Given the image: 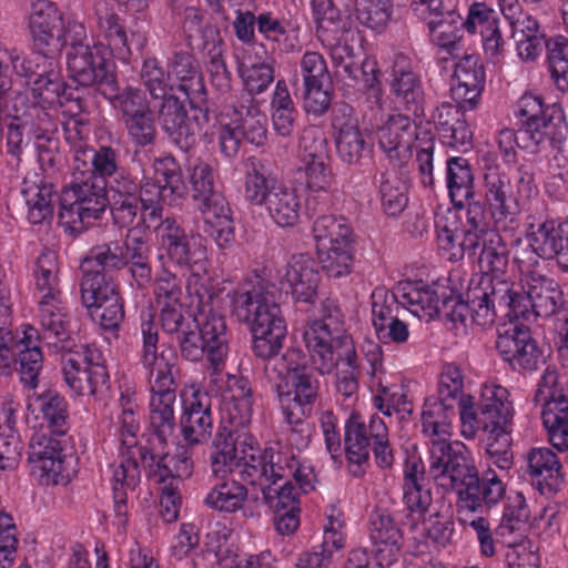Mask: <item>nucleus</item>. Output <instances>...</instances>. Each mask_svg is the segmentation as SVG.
<instances>
[{
  "instance_id": "obj_1",
  "label": "nucleus",
  "mask_w": 568,
  "mask_h": 568,
  "mask_svg": "<svg viewBox=\"0 0 568 568\" xmlns=\"http://www.w3.org/2000/svg\"><path fill=\"white\" fill-rule=\"evenodd\" d=\"M181 174L171 158L155 160L143 170L140 202L141 220L148 229H158L161 250L178 266L190 271L186 290L196 298L200 333L206 343L207 359L219 375L229 353L225 318L213 310L209 291L210 262L207 250L199 236H189L173 219L162 220L164 204H171L180 194Z\"/></svg>"
},
{
  "instance_id": "obj_2",
  "label": "nucleus",
  "mask_w": 568,
  "mask_h": 568,
  "mask_svg": "<svg viewBox=\"0 0 568 568\" xmlns=\"http://www.w3.org/2000/svg\"><path fill=\"white\" fill-rule=\"evenodd\" d=\"M253 398L247 379L229 376L222 393V418L230 427L221 426L211 453V468L215 476H225L239 468L247 483H258L265 478V465L272 463L277 445L261 449L257 439L239 427H245L252 419Z\"/></svg>"
},
{
  "instance_id": "obj_3",
  "label": "nucleus",
  "mask_w": 568,
  "mask_h": 568,
  "mask_svg": "<svg viewBox=\"0 0 568 568\" xmlns=\"http://www.w3.org/2000/svg\"><path fill=\"white\" fill-rule=\"evenodd\" d=\"M232 315L247 324L257 357L271 358L283 347L286 323L280 306L267 291V284L256 272L226 294Z\"/></svg>"
},
{
  "instance_id": "obj_4",
  "label": "nucleus",
  "mask_w": 568,
  "mask_h": 568,
  "mask_svg": "<svg viewBox=\"0 0 568 568\" xmlns=\"http://www.w3.org/2000/svg\"><path fill=\"white\" fill-rule=\"evenodd\" d=\"M322 320L310 321L303 333L313 366L321 374L331 373L337 358L356 366V351L352 337L345 333L344 315L335 300L322 302Z\"/></svg>"
},
{
  "instance_id": "obj_5",
  "label": "nucleus",
  "mask_w": 568,
  "mask_h": 568,
  "mask_svg": "<svg viewBox=\"0 0 568 568\" xmlns=\"http://www.w3.org/2000/svg\"><path fill=\"white\" fill-rule=\"evenodd\" d=\"M291 479L295 480L303 493L314 490L317 481L314 467L310 462L298 460L294 453L277 445L272 463L265 465V478L250 484L261 488L263 499L274 513H281L301 508L298 490Z\"/></svg>"
},
{
  "instance_id": "obj_6",
  "label": "nucleus",
  "mask_w": 568,
  "mask_h": 568,
  "mask_svg": "<svg viewBox=\"0 0 568 568\" xmlns=\"http://www.w3.org/2000/svg\"><path fill=\"white\" fill-rule=\"evenodd\" d=\"M429 443V474L445 490L475 480L476 464L470 450L460 442L450 443L452 423L422 422Z\"/></svg>"
},
{
  "instance_id": "obj_7",
  "label": "nucleus",
  "mask_w": 568,
  "mask_h": 568,
  "mask_svg": "<svg viewBox=\"0 0 568 568\" xmlns=\"http://www.w3.org/2000/svg\"><path fill=\"white\" fill-rule=\"evenodd\" d=\"M28 78L37 74L32 83V92L44 103L60 102L65 83L59 62L42 52H32L29 57L16 49L0 47V92L11 87V74Z\"/></svg>"
},
{
  "instance_id": "obj_8",
  "label": "nucleus",
  "mask_w": 568,
  "mask_h": 568,
  "mask_svg": "<svg viewBox=\"0 0 568 568\" xmlns=\"http://www.w3.org/2000/svg\"><path fill=\"white\" fill-rule=\"evenodd\" d=\"M312 233L324 272L336 278L348 275L354 262L349 221L341 215H321L314 221Z\"/></svg>"
},
{
  "instance_id": "obj_9",
  "label": "nucleus",
  "mask_w": 568,
  "mask_h": 568,
  "mask_svg": "<svg viewBox=\"0 0 568 568\" xmlns=\"http://www.w3.org/2000/svg\"><path fill=\"white\" fill-rule=\"evenodd\" d=\"M108 206L104 185L95 182H72L60 196V224L70 233L83 232Z\"/></svg>"
},
{
  "instance_id": "obj_10",
  "label": "nucleus",
  "mask_w": 568,
  "mask_h": 568,
  "mask_svg": "<svg viewBox=\"0 0 568 568\" xmlns=\"http://www.w3.org/2000/svg\"><path fill=\"white\" fill-rule=\"evenodd\" d=\"M535 191L532 179L524 173L516 184L497 169H488L484 175V197L497 229L506 230L519 211L520 202Z\"/></svg>"
},
{
  "instance_id": "obj_11",
  "label": "nucleus",
  "mask_w": 568,
  "mask_h": 568,
  "mask_svg": "<svg viewBox=\"0 0 568 568\" xmlns=\"http://www.w3.org/2000/svg\"><path fill=\"white\" fill-rule=\"evenodd\" d=\"M67 69L74 82L83 87L97 84L108 100L118 91L114 64L102 43L73 45L67 54Z\"/></svg>"
},
{
  "instance_id": "obj_12",
  "label": "nucleus",
  "mask_w": 568,
  "mask_h": 568,
  "mask_svg": "<svg viewBox=\"0 0 568 568\" xmlns=\"http://www.w3.org/2000/svg\"><path fill=\"white\" fill-rule=\"evenodd\" d=\"M537 397L542 399V425L548 440L558 452L568 450V382L554 368L541 376Z\"/></svg>"
},
{
  "instance_id": "obj_13",
  "label": "nucleus",
  "mask_w": 568,
  "mask_h": 568,
  "mask_svg": "<svg viewBox=\"0 0 568 568\" xmlns=\"http://www.w3.org/2000/svg\"><path fill=\"white\" fill-rule=\"evenodd\" d=\"M518 287L511 283L510 297L519 302L518 307H514V317L524 315L529 307L536 315L548 317L562 304L559 284L537 270L521 271Z\"/></svg>"
},
{
  "instance_id": "obj_14",
  "label": "nucleus",
  "mask_w": 568,
  "mask_h": 568,
  "mask_svg": "<svg viewBox=\"0 0 568 568\" xmlns=\"http://www.w3.org/2000/svg\"><path fill=\"white\" fill-rule=\"evenodd\" d=\"M62 373L67 385L78 395H95L109 378L103 355L93 346L64 355Z\"/></svg>"
},
{
  "instance_id": "obj_15",
  "label": "nucleus",
  "mask_w": 568,
  "mask_h": 568,
  "mask_svg": "<svg viewBox=\"0 0 568 568\" xmlns=\"http://www.w3.org/2000/svg\"><path fill=\"white\" fill-rule=\"evenodd\" d=\"M300 169L311 193L331 191L335 179L329 165L327 142L316 129H307L300 140Z\"/></svg>"
},
{
  "instance_id": "obj_16",
  "label": "nucleus",
  "mask_w": 568,
  "mask_h": 568,
  "mask_svg": "<svg viewBox=\"0 0 568 568\" xmlns=\"http://www.w3.org/2000/svg\"><path fill=\"white\" fill-rule=\"evenodd\" d=\"M510 282H493L489 277L471 281L467 293L466 307L470 312L474 323L486 327L496 320V302L499 307L507 308V316H514V307H518V300L510 297Z\"/></svg>"
},
{
  "instance_id": "obj_17",
  "label": "nucleus",
  "mask_w": 568,
  "mask_h": 568,
  "mask_svg": "<svg viewBox=\"0 0 568 568\" xmlns=\"http://www.w3.org/2000/svg\"><path fill=\"white\" fill-rule=\"evenodd\" d=\"M554 105H547L541 95L526 92L516 104L515 116L519 122L520 139L527 141L524 148H537L552 139Z\"/></svg>"
},
{
  "instance_id": "obj_18",
  "label": "nucleus",
  "mask_w": 568,
  "mask_h": 568,
  "mask_svg": "<svg viewBox=\"0 0 568 568\" xmlns=\"http://www.w3.org/2000/svg\"><path fill=\"white\" fill-rule=\"evenodd\" d=\"M122 114L129 135L140 146L154 141L156 129L149 103L139 89L126 88L109 100Z\"/></svg>"
},
{
  "instance_id": "obj_19",
  "label": "nucleus",
  "mask_w": 568,
  "mask_h": 568,
  "mask_svg": "<svg viewBox=\"0 0 568 568\" xmlns=\"http://www.w3.org/2000/svg\"><path fill=\"white\" fill-rule=\"evenodd\" d=\"M28 462L32 475L42 484H59L64 480L65 456L61 442L45 432L32 434Z\"/></svg>"
},
{
  "instance_id": "obj_20",
  "label": "nucleus",
  "mask_w": 568,
  "mask_h": 568,
  "mask_svg": "<svg viewBox=\"0 0 568 568\" xmlns=\"http://www.w3.org/2000/svg\"><path fill=\"white\" fill-rule=\"evenodd\" d=\"M496 348L500 356L515 368L534 371L544 362V355L529 329L511 321L498 328Z\"/></svg>"
},
{
  "instance_id": "obj_21",
  "label": "nucleus",
  "mask_w": 568,
  "mask_h": 568,
  "mask_svg": "<svg viewBox=\"0 0 568 568\" xmlns=\"http://www.w3.org/2000/svg\"><path fill=\"white\" fill-rule=\"evenodd\" d=\"M27 422L32 427H47L53 435L63 436L69 430L68 403L55 390L27 395Z\"/></svg>"
},
{
  "instance_id": "obj_22",
  "label": "nucleus",
  "mask_w": 568,
  "mask_h": 568,
  "mask_svg": "<svg viewBox=\"0 0 568 568\" xmlns=\"http://www.w3.org/2000/svg\"><path fill=\"white\" fill-rule=\"evenodd\" d=\"M332 130L339 159L347 164H356L367 148L359 128L355 110L348 104L335 106L332 115Z\"/></svg>"
},
{
  "instance_id": "obj_23",
  "label": "nucleus",
  "mask_w": 568,
  "mask_h": 568,
  "mask_svg": "<svg viewBox=\"0 0 568 568\" xmlns=\"http://www.w3.org/2000/svg\"><path fill=\"white\" fill-rule=\"evenodd\" d=\"M162 99L159 119L163 130L181 148H190L201 133L203 123L207 121V114L199 110L192 116H187L184 104L178 98L165 95Z\"/></svg>"
},
{
  "instance_id": "obj_24",
  "label": "nucleus",
  "mask_w": 568,
  "mask_h": 568,
  "mask_svg": "<svg viewBox=\"0 0 568 568\" xmlns=\"http://www.w3.org/2000/svg\"><path fill=\"white\" fill-rule=\"evenodd\" d=\"M526 242L536 255L556 257L560 267L568 271V220H548L529 225Z\"/></svg>"
},
{
  "instance_id": "obj_25",
  "label": "nucleus",
  "mask_w": 568,
  "mask_h": 568,
  "mask_svg": "<svg viewBox=\"0 0 568 568\" xmlns=\"http://www.w3.org/2000/svg\"><path fill=\"white\" fill-rule=\"evenodd\" d=\"M485 87V71L479 57L464 55L455 65L450 93L463 111L476 109Z\"/></svg>"
},
{
  "instance_id": "obj_26",
  "label": "nucleus",
  "mask_w": 568,
  "mask_h": 568,
  "mask_svg": "<svg viewBox=\"0 0 568 568\" xmlns=\"http://www.w3.org/2000/svg\"><path fill=\"white\" fill-rule=\"evenodd\" d=\"M395 102L405 111L418 114L423 110L424 91L419 77L413 71L410 59L395 55L389 80Z\"/></svg>"
},
{
  "instance_id": "obj_27",
  "label": "nucleus",
  "mask_w": 568,
  "mask_h": 568,
  "mask_svg": "<svg viewBox=\"0 0 568 568\" xmlns=\"http://www.w3.org/2000/svg\"><path fill=\"white\" fill-rule=\"evenodd\" d=\"M277 397L285 419L297 422L305 416L306 406L317 396V381L307 372L286 377L276 386Z\"/></svg>"
},
{
  "instance_id": "obj_28",
  "label": "nucleus",
  "mask_w": 568,
  "mask_h": 568,
  "mask_svg": "<svg viewBox=\"0 0 568 568\" xmlns=\"http://www.w3.org/2000/svg\"><path fill=\"white\" fill-rule=\"evenodd\" d=\"M416 135L414 122L407 115L394 114L377 129V142L390 161L404 163L410 158Z\"/></svg>"
},
{
  "instance_id": "obj_29",
  "label": "nucleus",
  "mask_w": 568,
  "mask_h": 568,
  "mask_svg": "<svg viewBox=\"0 0 568 568\" xmlns=\"http://www.w3.org/2000/svg\"><path fill=\"white\" fill-rule=\"evenodd\" d=\"M476 479L466 481L462 487H454L449 490L457 493V518L464 526L471 527L477 536L480 546V552L490 557L495 554L494 538L488 520L479 516V499L474 495L476 493Z\"/></svg>"
},
{
  "instance_id": "obj_30",
  "label": "nucleus",
  "mask_w": 568,
  "mask_h": 568,
  "mask_svg": "<svg viewBox=\"0 0 568 568\" xmlns=\"http://www.w3.org/2000/svg\"><path fill=\"white\" fill-rule=\"evenodd\" d=\"M369 539L376 560L392 566L400 555L403 535L389 514L376 510L369 518Z\"/></svg>"
},
{
  "instance_id": "obj_31",
  "label": "nucleus",
  "mask_w": 568,
  "mask_h": 568,
  "mask_svg": "<svg viewBox=\"0 0 568 568\" xmlns=\"http://www.w3.org/2000/svg\"><path fill=\"white\" fill-rule=\"evenodd\" d=\"M479 410L484 432L511 427L514 407L505 387L493 382L483 384L479 394Z\"/></svg>"
},
{
  "instance_id": "obj_32",
  "label": "nucleus",
  "mask_w": 568,
  "mask_h": 568,
  "mask_svg": "<svg viewBox=\"0 0 568 568\" xmlns=\"http://www.w3.org/2000/svg\"><path fill=\"white\" fill-rule=\"evenodd\" d=\"M284 282L297 302L313 303L321 282L317 263L308 254L293 255L286 264Z\"/></svg>"
},
{
  "instance_id": "obj_33",
  "label": "nucleus",
  "mask_w": 568,
  "mask_h": 568,
  "mask_svg": "<svg viewBox=\"0 0 568 568\" xmlns=\"http://www.w3.org/2000/svg\"><path fill=\"white\" fill-rule=\"evenodd\" d=\"M463 26L469 33L480 34L485 53L490 59H498L503 54L505 40L494 9L483 2L473 3Z\"/></svg>"
},
{
  "instance_id": "obj_34",
  "label": "nucleus",
  "mask_w": 568,
  "mask_h": 568,
  "mask_svg": "<svg viewBox=\"0 0 568 568\" xmlns=\"http://www.w3.org/2000/svg\"><path fill=\"white\" fill-rule=\"evenodd\" d=\"M201 212L205 232L219 247L224 248L234 242V226L230 205L220 192L195 203Z\"/></svg>"
},
{
  "instance_id": "obj_35",
  "label": "nucleus",
  "mask_w": 568,
  "mask_h": 568,
  "mask_svg": "<svg viewBox=\"0 0 568 568\" xmlns=\"http://www.w3.org/2000/svg\"><path fill=\"white\" fill-rule=\"evenodd\" d=\"M40 339L49 347L64 349L70 337L69 321L61 297L39 298Z\"/></svg>"
},
{
  "instance_id": "obj_36",
  "label": "nucleus",
  "mask_w": 568,
  "mask_h": 568,
  "mask_svg": "<svg viewBox=\"0 0 568 568\" xmlns=\"http://www.w3.org/2000/svg\"><path fill=\"white\" fill-rule=\"evenodd\" d=\"M460 110L458 105L443 103L435 109L433 121L444 144L465 152L473 148V131Z\"/></svg>"
},
{
  "instance_id": "obj_37",
  "label": "nucleus",
  "mask_w": 568,
  "mask_h": 568,
  "mask_svg": "<svg viewBox=\"0 0 568 568\" xmlns=\"http://www.w3.org/2000/svg\"><path fill=\"white\" fill-rule=\"evenodd\" d=\"M478 237V251L470 260L478 263L481 273L479 280L489 277L493 282H507L500 277L508 265V256L500 235L494 230L480 227Z\"/></svg>"
},
{
  "instance_id": "obj_38",
  "label": "nucleus",
  "mask_w": 568,
  "mask_h": 568,
  "mask_svg": "<svg viewBox=\"0 0 568 568\" xmlns=\"http://www.w3.org/2000/svg\"><path fill=\"white\" fill-rule=\"evenodd\" d=\"M240 77L250 95L263 93L274 81L273 60L263 45L245 53L240 64Z\"/></svg>"
},
{
  "instance_id": "obj_39",
  "label": "nucleus",
  "mask_w": 568,
  "mask_h": 568,
  "mask_svg": "<svg viewBox=\"0 0 568 568\" xmlns=\"http://www.w3.org/2000/svg\"><path fill=\"white\" fill-rule=\"evenodd\" d=\"M53 184L44 181L38 174L24 178L21 194L27 205V217L32 224H40L53 214Z\"/></svg>"
},
{
  "instance_id": "obj_40",
  "label": "nucleus",
  "mask_w": 568,
  "mask_h": 568,
  "mask_svg": "<svg viewBox=\"0 0 568 568\" xmlns=\"http://www.w3.org/2000/svg\"><path fill=\"white\" fill-rule=\"evenodd\" d=\"M39 341L40 335L36 327L31 325L21 327V336L17 343L19 348L18 361L21 382L30 388V392L36 390L38 386V376L43 364V354L39 347Z\"/></svg>"
},
{
  "instance_id": "obj_41",
  "label": "nucleus",
  "mask_w": 568,
  "mask_h": 568,
  "mask_svg": "<svg viewBox=\"0 0 568 568\" xmlns=\"http://www.w3.org/2000/svg\"><path fill=\"white\" fill-rule=\"evenodd\" d=\"M527 473L542 494L556 490L562 483L559 459L546 447L532 448L528 453Z\"/></svg>"
},
{
  "instance_id": "obj_42",
  "label": "nucleus",
  "mask_w": 568,
  "mask_h": 568,
  "mask_svg": "<svg viewBox=\"0 0 568 568\" xmlns=\"http://www.w3.org/2000/svg\"><path fill=\"white\" fill-rule=\"evenodd\" d=\"M99 34L106 41V48L119 60L128 63L132 57L128 34L120 16L105 4L97 7Z\"/></svg>"
},
{
  "instance_id": "obj_43",
  "label": "nucleus",
  "mask_w": 568,
  "mask_h": 568,
  "mask_svg": "<svg viewBox=\"0 0 568 568\" xmlns=\"http://www.w3.org/2000/svg\"><path fill=\"white\" fill-rule=\"evenodd\" d=\"M479 229L477 225L469 230H457L448 225H437V245L443 256L448 261H459L465 253L474 258L479 247Z\"/></svg>"
},
{
  "instance_id": "obj_44",
  "label": "nucleus",
  "mask_w": 568,
  "mask_h": 568,
  "mask_svg": "<svg viewBox=\"0 0 568 568\" xmlns=\"http://www.w3.org/2000/svg\"><path fill=\"white\" fill-rule=\"evenodd\" d=\"M150 424L162 443L172 434L175 425V388L174 385L150 387Z\"/></svg>"
},
{
  "instance_id": "obj_45",
  "label": "nucleus",
  "mask_w": 568,
  "mask_h": 568,
  "mask_svg": "<svg viewBox=\"0 0 568 568\" xmlns=\"http://www.w3.org/2000/svg\"><path fill=\"white\" fill-rule=\"evenodd\" d=\"M267 216L278 227H294L301 217L302 199L294 187L281 184L265 204Z\"/></svg>"
},
{
  "instance_id": "obj_46",
  "label": "nucleus",
  "mask_w": 568,
  "mask_h": 568,
  "mask_svg": "<svg viewBox=\"0 0 568 568\" xmlns=\"http://www.w3.org/2000/svg\"><path fill=\"white\" fill-rule=\"evenodd\" d=\"M143 465L149 467V475L159 483L171 479L173 486L179 479L189 478L193 471V463L184 447L178 448L175 454H164L158 459L151 454L143 456Z\"/></svg>"
},
{
  "instance_id": "obj_47",
  "label": "nucleus",
  "mask_w": 568,
  "mask_h": 568,
  "mask_svg": "<svg viewBox=\"0 0 568 568\" xmlns=\"http://www.w3.org/2000/svg\"><path fill=\"white\" fill-rule=\"evenodd\" d=\"M61 12L50 0H31L28 17L29 29L38 47H49L54 40V30Z\"/></svg>"
},
{
  "instance_id": "obj_48",
  "label": "nucleus",
  "mask_w": 568,
  "mask_h": 568,
  "mask_svg": "<svg viewBox=\"0 0 568 568\" xmlns=\"http://www.w3.org/2000/svg\"><path fill=\"white\" fill-rule=\"evenodd\" d=\"M227 109L247 142L257 146L264 144L267 136L266 119L253 98H246L241 105H229Z\"/></svg>"
},
{
  "instance_id": "obj_49",
  "label": "nucleus",
  "mask_w": 568,
  "mask_h": 568,
  "mask_svg": "<svg viewBox=\"0 0 568 568\" xmlns=\"http://www.w3.org/2000/svg\"><path fill=\"white\" fill-rule=\"evenodd\" d=\"M446 185L453 204L463 207L474 196V174L468 160L454 156L446 163Z\"/></svg>"
},
{
  "instance_id": "obj_50",
  "label": "nucleus",
  "mask_w": 568,
  "mask_h": 568,
  "mask_svg": "<svg viewBox=\"0 0 568 568\" xmlns=\"http://www.w3.org/2000/svg\"><path fill=\"white\" fill-rule=\"evenodd\" d=\"M331 41H326L323 36L317 37L322 44L329 49V55L333 65L338 73H344L348 78H358L357 53L349 41L354 39V32L351 26L334 32Z\"/></svg>"
},
{
  "instance_id": "obj_51",
  "label": "nucleus",
  "mask_w": 568,
  "mask_h": 568,
  "mask_svg": "<svg viewBox=\"0 0 568 568\" xmlns=\"http://www.w3.org/2000/svg\"><path fill=\"white\" fill-rule=\"evenodd\" d=\"M230 530L226 527L212 530L206 536L205 549L196 554L193 559L194 568H232L236 556L227 546Z\"/></svg>"
},
{
  "instance_id": "obj_52",
  "label": "nucleus",
  "mask_w": 568,
  "mask_h": 568,
  "mask_svg": "<svg viewBox=\"0 0 568 568\" xmlns=\"http://www.w3.org/2000/svg\"><path fill=\"white\" fill-rule=\"evenodd\" d=\"M402 303L419 321L430 322L439 314L440 297L436 290L422 283L404 287Z\"/></svg>"
},
{
  "instance_id": "obj_53",
  "label": "nucleus",
  "mask_w": 568,
  "mask_h": 568,
  "mask_svg": "<svg viewBox=\"0 0 568 568\" xmlns=\"http://www.w3.org/2000/svg\"><path fill=\"white\" fill-rule=\"evenodd\" d=\"M297 114L286 82L278 80L271 99V119L275 132L281 136L292 135Z\"/></svg>"
},
{
  "instance_id": "obj_54",
  "label": "nucleus",
  "mask_w": 568,
  "mask_h": 568,
  "mask_svg": "<svg viewBox=\"0 0 568 568\" xmlns=\"http://www.w3.org/2000/svg\"><path fill=\"white\" fill-rule=\"evenodd\" d=\"M344 0H311L317 37L331 41V36L351 26L349 18L341 12Z\"/></svg>"
},
{
  "instance_id": "obj_55",
  "label": "nucleus",
  "mask_w": 568,
  "mask_h": 568,
  "mask_svg": "<svg viewBox=\"0 0 568 568\" xmlns=\"http://www.w3.org/2000/svg\"><path fill=\"white\" fill-rule=\"evenodd\" d=\"M140 363L145 371L149 387L174 385L176 356L172 351L158 352V348H153L141 352Z\"/></svg>"
},
{
  "instance_id": "obj_56",
  "label": "nucleus",
  "mask_w": 568,
  "mask_h": 568,
  "mask_svg": "<svg viewBox=\"0 0 568 568\" xmlns=\"http://www.w3.org/2000/svg\"><path fill=\"white\" fill-rule=\"evenodd\" d=\"M143 456H149V454L143 453L142 448L132 453L130 447H120V458L114 465L112 476L113 491L128 494V491L134 490L141 479L138 458L143 460Z\"/></svg>"
},
{
  "instance_id": "obj_57",
  "label": "nucleus",
  "mask_w": 568,
  "mask_h": 568,
  "mask_svg": "<svg viewBox=\"0 0 568 568\" xmlns=\"http://www.w3.org/2000/svg\"><path fill=\"white\" fill-rule=\"evenodd\" d=\"M247 499V489L236 480L215 484L207 493L204 503L211 509L235 513L243 508Z\"/></svg>"
},
{
  "instance_id": "obj_58",
  "label": "nucleus",
  "mask_w": 568,
  "mask_h": 568,
  "mask_svg": "<svg viewBox=\"0 0 568 568\" xmlns=\"http://www.w3.org/2000/svg\"><path fill=\"white\" fill-rule=\"evenodd\" d=\"M382 210L389 216L399 215L408 203L406 181L394 171L382 174L379 184Z\"/></svg>"
},
{
  "instance_id": "obj_59",
  "label": "nucleus",
  "mask_w": 568,
  "mask_h": 568,
  "mask_svg": "<svg viewBox=\"0 0 568 568\" xmlns=\"http://www.w3.org/2000/svg\"><path fill=\"white\" fill-rule=\"evenodd\" d=\"M58 256L52 251L42 252L36 264L34 285L39 298L61 297Z\"/></svg>"
},
{
  "instance_id": "obj_60",
  "label": "nucleus",
  "mask_w": 568,
  "mask_h": 568,
  "mask_svg": "<svg viewBox=\"0 0 568 568\" xmlns=\"http://www.w3.org/2000/svg\"><path fill=\"white\" fill-rule=\"evenodd\" d=\"M281 184L273 175L265 174L262 165L253 164L244 178V199L252 205L265 206L270 195Z\"/></svg>"
},
{
  "instance_id": "obj_61",
  "label": "nucleus",
  "mask_w": 568,
  "mask_h": 568,
  "mask_svg": "<svg viewBox=\"0 0 568 568\" xmlns=\"http://www.w3.org/2000/svg\"><path fill=\"white\" fill-rule=\"evenodd\" d=\"M125 265L123 247L116 242L97 245L83 258L82 272L103 273L108 268H121Z\"/></svg>"
},
{
  "instance_id": "obj_62",
  "label": "nucleus",
  "mask_w": 568,
  "mask_h": 568,
  "mask_svg": "<svg viewBox=\"0 0 568 568\" xmlns=\"http://www.w3.org/2000/svg\"><path fill=\"white\" fill-rule=\"evenodd\" d=\"M346 518L341 508L329 505L324 511L323 540L321 549L333 556L346 546Z\"/></svg>"
},
{
  "instance_id": "obj_63",
  "label": "nucleus",
  "mask_w": 568,
  "mask_h": 568,
  "mask_svg": "<svg viewBox=\"0 0 568 568\" xmlns=\"http://www.w3.org/2000/svg\"><path fill=\"white\" fill-rule=\"evenodd\" d=\"M373 405L386 416L393 413L412 414L413 402L406 386H388L387 382L382 387L373 390Z\"/></svg>"
},
{
  "instance_id": "obj_64",
  "label": "nucleus",
  "mask_w": 568,
  "mask_h": 568,
  "mask_svg": "<svg viewBox=\"0 0 568 568\" xmlns=\"http://www.w3.org/2000/svg\"><path fill=\"white\" fill-rule=\"evenodd\" d=\"M546 48L552 80L558 89L568 91V39L564 36L551 37Z\"/></svg>"
}]
</instances>
